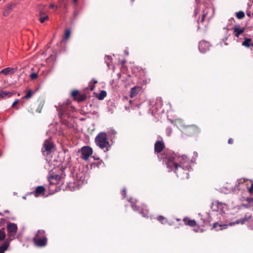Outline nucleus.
<instances>
[{
	"mask_svg": "<svg viewBox=\"0 0 253 253\" xmlns=\"http://www.w3.org/2000/svg\"><path fill=\"white\" fill-rule=\"evenodd\" d=\"M5 237V234L3 229L0 230V241L3 240Z\"/></svg>",
	"mask_w": 253,
	"mask_h": 253,
	"instance_id": "29",
	"label": "nucleus"
},
{
	"mask_svg": "<svg viewBox=\"0 0 253 253\" xmlns=\"http://www.w3.org/2000/svg\"><path fill=\"white\" fill-rule=\"evenodd\" d=\"M13 93L12 92L7 91H2L0 92V99L5 98H8L11 97Z\"/></svg>",
	"mask_w": 253,
	"mask_h": 253,
	"instance_id": "19",
	"label": "nucleus"
},
{
	"mask_svg": "<svg viewBox=\"0 0 253 253\" xmlns=\"http://www.w3.org/2000/svg\"><path fill=\"white\" fill-rule=\"evenodd\" d=\"M184 133L188 135H192L198 131V128L195 125H191L184 128Z\"/></svg>",
	"mask_w": 253,
	"mask_h": 253,
	"instance_id": "8",
	"label": "nucleus"
},
{
	"mask_svg": "<svg viewBox=\"0 0 253 253\" xmlns=\"http://www.w3.org/2000/svg\"><path fill=\"white\" fill-rule=\"evenodd\" d=\"M89 86L90 87V89L91 90H93L94 89L95 87V84H93L92 83V82H90L89 83Z\"/></svg>",
	"mask_w": 253,
	"mask_h": 253,
	"instance_id": "35",
	"label": "nucleus"
},
{
	"mask_svg": "<svg viewBox=\"0 0 253 253\" xmlns=\"http://www.w3.org/2000/svg\"><path fill=\"white\" fill-rule=\"evenodd\" d=\"M108 134L110 136L115 135L116 134V131L114 129L111 128L108 131Z\"/></svg>",
	"mask_w": 253,
	"mask_h": 253,
	"instance_id": "31",
	"label": "nucleus"
},
{
	"mask_svg": "<svg viewBox=\"0 0 253 253\" xmlns=\"http://www.w3.org/2000/svg\"><path fill=\"white\" fill-rule=\"evenodd\" d=\"M19 102L18 99H16L12 104V107H14L15 105Z\"/></svg>",
	"mask_w": 253,
	"mask_h": 253,
	"instance_id": "37",
	"label": "nucleus"
},
{
	"mask_svg": "<svg viewBox=\"0 0 253 253\" xmlns=\"http://www.w3.org/2000/svg\"><path fill=\"white\" fill-rule=\"evenodd\" d=\"M157 219L162 223H164V221L165 220L166 218L164 216L160 215L157 217Z\"/></svg>",
	"mask_w": 253,
	"mask_h": 253,
	"instance_id": "33",
	"label": "nucleus"
},
{
	"mask_svg": "<svg viewBox=\"0 0 253 253\" xmlns=\"http://www.w3.org/2000/svg\"><path fill=\"white\" fill-rule=\"evenodd\" d=\"M242 44L246 47H249L250 46H253V41L251 38H245L244 41L243 42Z\"/></svg>",
	"mask_w": 253,
	"mask_h": 253,
	"instance_id": "18",
	"label": "nucleus"
},
{
	"mask_svg": "<svg viewBox=\"0 0 253 253\" xmlns=\"http://www.w3.org/2000/svg\"><path fill=\"white\" fill-rule=\"evenodd\" d=\"M160 139L161 140H157L155 143L154 150L155 153H159L161 152L165 148V143L161 137Z\"/></svg>",
	"mask_w": 253,
	"mask_h": 253,
	"instance_id": "9",
	"label": "nucleus"
},
{
	"mask_svg": "<svg viewBox=\"0 0 253 253\" xmlns=\"http://www.w3.org/2000/svg\"><path fill=\"white\" fill-rule=\"evenodd\" d=\"M184 222L185 225L194 227L196 225V222L195 220H191L188 218L184 219Z\"/></svg>",
	"mask_w": 253,
	"mask_h": 253,
	"instance_id": "20",
	"label": "nucleus"
},
{
	"mask_svg": "<svg viewBox=\"0 0 253 253\" xmlns=\"http://www.w3.org/2000/svg\"><path fill=\"white\" fill-rule=\"evenodd\" d=\"M79 94V91L77 90H73L71 93V96L74 98V99L76 98L77 96Z\"/></svg>",
	"mask_w": 253,
	"mask_h": 253,
	"instance_id": "28",
	"label": "nucleus"
},
{
	"mask_svg": "<svg viewBox=\"0 0 253 253\" xmlns=\"http://www.w3.org/2000/svg\"><path fill=\"white\" fill-rule=\"evenodd\" d=\"M122 194L123 195V196L125 197L126 195V189H123L122 191Z\"/></svg>",
	"mask_w": 253,
	"mask_h": 253,
	"instance_id": "40",
	"label": "nucleus"
},
{
	"mask_svg": "<svg viewBox=\"0 0 253 253\" xmlns=\"http://www.w3.org/2000/svg\"><path fill=\"white\" fill-rule=\"evenodd\" d=\"M81 153L82 154L81 158L83 160L87 161L92 154L93 150L89 146H84L81 149Z\"/></svg>",
	"mask_w": 253,
	"mask_h": 253,
	"instance_id": "6",
	"label": "nucleus"
},
{
	"mask_svg": "<svg viewBox=\"0 0 253 253\" xmlns=\"http://www.w3.org/2000/svg\"><path fill=\"white\" fill-rule=\"evenodd\" d=\"M35 245L39 247H43L46 245L47 238L45 235V231L43 230H39L37 231L33 239Z\"/></svg>",
	"mask_w": 253,
	"mask_h": 253,
	"instance_id": "2",
	"label": "nucleus"
},
{
	"mask_svg": "<svg viewBox=\"0 0 253 253\" xmlns=\"http://www.w3.org/2000/svg\"><path fill=\"white\" fill-rule=\"evenodd\" d=\"M90 82H92V83L94 84L97 83V81L94 79H93Z\"/></svg>",
	"mask_w": 253,
	"mask_h": 253,
	"instance_id": "39",
	"label": "nucleus"
},
{
	"mask_svg": "<svg viewBox=\"0 0 253 253\" xmlns=\"http://www.w3.org/2000/svg\"><path fill=\"white\" fill-rule=\"evenodd\" d=\"M28 111L32 114H33V109L32 108L29 109Z\"/></svg>",
	"mask_w": 253,
	"mask_h": 253,
	"instance_id": "43",
	"label": "nucleus"
},
{
	"mask_svg": "<svg viewBox=\"0 0 253 253\" xmlns=\"http://www.w3.org/2000/svg\"><path fill=\"white\" fill-rule=\"evenodd\" d=\"M34 93L35 92L31 90H28L26 91V95L23 97V98L26 99H29L32 97Z\"/></svg>",
	"mask_w": 253,
	"mask_h": 253,
	"instance_id": "22",
	"label": "nucleus"
},
{
	"mask_svg": "<svg viewBox=\"0 0 253 253\" xmlns=\"http://www.w3.org/2000/svg\"><path fill=\"white\" fill-rule=\"evenodd\" d=\"M48 15L44 14L43 12H40V21L41 23H43L45 20L48 19Z\"/></svg>",
	"mask_w": 253,
	"mask_h": 253,
	"instance_id": "21",
	"label": "nucleus"
},
{
	"mask_svg": "<svg viewBox=\"0 0 253 253\" xmlns=\"http://www.w3.org/2000/svg\"><path fill=\"white\" fill-rule=\"evenodd\" d=\"M131 207L134 211H139L138 208L134 204H132L131 205Z\"/></svg>",
	"mask_w": 253,
	"mask_h": 253,
	"instance_id": "36",
	"label": "nucleus"
},
{
	"mask_svg": "<svg viewBox=\"0 0 253 253\" xmlns=\"http://www.w3.org/2000/svg\"><path fill=\"white\" fill-rule=\"evenodd\" d=\"M7 230L9 237H12L11 240L14 239L17 232V226L15 223H9L7 225Z\"/></svg>",
	"mask_w": 253,
	"mask_h": 253,
	"instance_id": "7",
	"label": "nucleus"
},
{
	"mask_svg": "<svg viewBox=\"0 0 253 253\" xmlns=\"http://www.w3.org/2000/svg\"><path fill=\"white\" fill-rule=\"evenodd\" d=\"M86 98V95L85 94H80L77 96L75 100H77L78 102H81L84 100Z\"/></svg>",
	"mask_w": 253,
	"mask_h": 253,
	"instance_id": "23",
	"label": "nucleus"
},
{
	"mask_svg": "<svg viewBox=\"0 0 253 253\" xmlns=\"http://www.w3.org/2000/svg\"><path fill=\"white\" fill-rule=\"evenodd\" d=\"M247 15H248V16H249V17H250V16H251V14H250V13H247Z\"/></svg>",
	"mask_w": 253,
	"mask_h": 253,
	"instance_id": "46",
	"label": "nucleus"
},
{
	"mask_svg": "<svg viewBox=\"0 0 253 253\" xmlns=\"http://www.w3.org/2000/svg\"><path fill=\"white\" fill-rule=\"evenodd\" d=\"M163 158L169 171H173L181 178H188L191 169L189 159L186 155L180 156L173 152H164Z\"/></svg>",
	"mask_w": 253,
	"mask_h": 253,
	"instance_id": "1",
	"label": "nucleus"
},
{
	"mask_svg": "<svg viewBox=\"0 0 253 253\" xmlns=\"http://www.w3.org/2000/svg\"><path fill=\"white\" fill-rule=\"evenodd\" d=\"M63 178L62 174H51L48 177L49 188H51L52 186L63 184Z\"/></svg>",
	"mask_w": 253,
	"mask_h": 253,
	"instance_id": "5",
	"label": "nucleus"
},
{
	"mask_svg": "<svg viewBox=\"0 0 253 253\" xmlns=\"http://www.w3.org/2000/svg\"><path fill=\"white\" fill-rule=\"evenodd\" d=\"M45 191V188L42 186H39L37 187L35 191L33 192V194L36 197H38L41 194L44 193Z\"/></svg>",
	"mask_w": 253,
	"mask_h": 253,
	"instance_id": "15",
	"label": "nucleus"
},
{
	"mask_svg": "<svg viewBox=\"0 0 253 253\" xmlns=\"http://www.w3.org/2000/svg\"><path fill=\"white\" fill-rule=\"evenodd\" d=\"M224 30L225 31L226 36L222 39V41L225 42L227 40L230 34L228 33V29L227 28H224Z\"/></svg>",
	"mask_w": 253,
	"mask_h": 253,
	"instance_id": "30",
	"label": "nucleus"
},
{
	"mask_svg": "<svg viewBox=\"0 0 253 253\" xmlns=\"http://www.w3.org/2000/svg\"><path fill=\"white\" fill-rule=\"evenodd\" d=\"M226 226V225L220 224H218V223L216 222L213 224L212 227H213V228H215V229H216L217 230H222Z\"/></svg>",
	"mask_w": 253,
	"mask_h": 253,
	"instance_id": "25",
	"label": "nucleus"
},
{
	"mask_svg": "<svg viewBox=\"0 0 253 253\" xmlns=\"http://www.w3.org/2000/svg\"><path fill=\"white\" fill-rule=\"evenodd\" d=\"M78 0H72L73 2L76 3L77 2Z\"/></svg>",
	"mask_w": 253,
	"mask_h": 253,
	"instance_id": "44",
	"label": "nucleus"
},
{
	"mask_svg": "<svg viewBox=\"0 0 253 253\" xmlns=\"http://www.w3.org/2000/svg\"><path fill=\"white\" fill-rule=\"evenodd\" d=\"M11 241V239H6L5 242L0 246V253H4V252L7 250L8 247L9 245V243Z\"/></svg>",
	"mask_w": 253,
	"mask_h": 253,
	"instance_id": "16",
	"label": "nucleus"
},
{
	"mask_svg": "<svg viewBox=\"0 0 253 253\" xmlns=\"http://www.w3.org/2000/svg\"><path fill=\"white\" fill-rule=\"evenodd\" d=\"M210 44L209 42L206 41H202L199 42V48L200 51L202 52H205L207 50H208L210 48Z\"/></svg>",
	"mask_w": 253,
	"mask_h": 253,
	"instance_id": "10",
	"label": "nucleus"
},
{
	"mask_svg": "<svg viewBox=\"0 0 253 253\" xmlns=\"http://www.w3.org/2000/svg\"><path fill=\"white\" fill-rule=\"evenodd\" d=\"M15 69L14 68H11L9 67L6 68L2 70L0 72V74H2L5 75H11L14 73Z\"/></svg>",
	"mask_w": 253,
	"mask_h": 253,
	"instance_id": "17",
	"label": "nucleus"
},
{
	"mask_svg": "<svg viewBox=\"0 0 253 253\" xmlns=\"http://www.w3.org/2000/svg\"><path fill=\"white\" fill-rule=\"evenodd\" d=\"M53 145L52 142L48 139H46L43 143V152H46L47 153H49L51 152Z\"/></svg>",
	"mask_w": 253,
	"mask_h": 253,
	"instance_id": "11",
	"label": "nucleus"
},
{
	"mask_svg": "<svg viewBox=\"0 0 253 253\" xmlns=\"http://www.w3.org/2000/svg\"><path fill=\"white\" fill-rule=\"evenodd\" d=\"M238 185L236 184V188L238 189H243L246 186L248 188L250 194H253V181L249 180L244 178H241L237 180Z\"/></svg>",
	"mask_w": 253,
	"mask_h": 253,
	"instance_id": "4",
	"label": "nucleus"
},
{
	"mask_svg": "<svg viewBox=\"0 0 253 253\" xmlns=\"http://www.w3.org/2000/svg\"><path fill=\"white\" fill-rule=\"evenodd\" d=\"M141 87L140 86H135L131 88L130 91V97L133 98L136 96L141 91Z\"/></svg>",
	"mask_w": 253,
	"mask_h": 253,
	"instance_id": "13",
	"label": "nucleus"
},
{
	"mask_svg": "<svg viewBox=\"0 0 253 253\" xmlns=\"http://www.w3.org/2000/svg\"><path fill=\"white\" fill-rule=\"evenodd\" d=\"M207 12L208 11H206V10L204 11V13L201 19L202 22H204L205 18L206 17Z\"/></svg>",
	"mask_w": 253,
	"mask_h": 253,
	"instance_id": "34",
	"label": "nucleus"
},
{
	"mask_svg": "<svg viewBox=\"0 0 253 253\" xmlns=\"http://www.w3.org/2000/svg\"><path fill=\"white\" fill-rule=\"evenodd\" d=\"M228 142L229 144H232L233 142V140L232 138H229L228 139Z\"/></svg>",
	"mask_w": 253,
	"mask_h": 253,
	"instance_id": "42",
	"label": "nucleus"
},
{
	"mask_svg": "<svg viewBox=\"0 0 253 253\" xmlns=\"http://www.w3.org/2000/svg\"><path fill=\"white\" fill-rule=\"evenodd\" d=\"M15 6L14 4L12 3H9L4 8L3 11H2V14L3 16H7L9 13L11 12V11L12 10V9Z\"/></svg>",
	"mask_w": 253,
	"mask_h": 253,
	"instance_id": "14",
	"label": "nucleus"
},
{
	"mask_svg": "<svg viewBox=\"0 0 253 253\" xmlns=\"http://www.w3.org/2000/svg\"><path fill=\"white\" fill-rule=\"evenodd\" d=\"M49 7L50 8H54V7H56V8L57 9L58 8V6H55L53 4H51L50 5H49Z\"/></svg>",
	"mask_w": 253,
	"mask_h": 253,
	"instance_id": "41",
	"label": "nucleus"
},
{
	"mask_svg": "<svg viewBox=\"0 0 253 253\" xmlns=\"http://www.w3.org/2000/svg\"><path fill=\"white\" fill-rule=\"evenodd\" d=\"M167 131L168 135L169 136L170 135L171 132V128H167Z\"/></svg>",
	"mask_w": 253,
	"mask_h": 253,
	"instance_id": "38",
	"label": "nucleus"
},
{
	"mask_svg": "<svg viewBox=\"0 0 253 253\" xmlns=\"http://www.w3.org/2000/svg\"><path fill=\"white\" fill-rule=\"evenodd\" d=\"M236 15L237 18L239 19H243L245 17V13L242 11L237 12Z\"/></svg>",
	"mask_w": 253,
	"mask_h": 253,
	"instance_id": "26",
	"label": "nucleus"
},
{
	"mask_svg": "<svg viewBox=\"0 0 253 253\" xmlns=\"http://www.w3.org/2000/svg\"><path fill=\"white\" fill-rule=\"evenodd\" d=\"M233 33L234 34V35L237 38H239V36L244 32L245 30V28H240L239 25H235L233 28Z\"/></svg>",
	"mask_w": 253,
	"mask_h": 253,
	"instance_id": "12",
	"label": "nucleus"
},
{
	"mask_svg": "<svg viewBox=\"0 0 253 253\" xmlns=\"http://www.w3.org/2000/svg\"><path fill=\"white\" fill-rule=\"evenodd\" d=\"M107 95V92L105 90H101L99 93L97 98L100 100H103Z\"/></svg>",
	"mask_w": 253,
	"mask_h": 253,
	"instance_id": "24",
	"label": "nucleus"
},
{
	"mask_svg": "<svg viewBox=\"0 0 253 253\" xmlns=\"http://www.w3.org/2000/svg\"><path fill=\"white\" fill-rule=\"evenodd\" d=\"M38 74L36 73H33L30 75V78L32 80H35L38 77Z\"/></svg>",
	"mask_w": 253,
	"mask_h": 253,
	"instance_id": "32",
	"label": "nucleus"
},
{
	"mask_svg": "<svg viewBox=\"0 0 253 253\" xmlns=\"http://www.w3.org/2000/svg\"><path fill=\"white\" fill-rule=\"evenodd\" d=\"M194 155H195L196 156H198V153H197V152H195L194 153Z\"/></svg>",
	"mask_w": 253,
	"mask_h": 253,
	"instance_id": "45",
	"label": "nucleus"
},
{
	"mask_svg": "<svg viewBox=\"0 0 253 253\" xmlns=\"http://www.w3.org/2000/svg\"><path fill=\"white\" fill-rule=\"evenodd\" d=\"M71 34V31L69 29H66L65 32L64 39L67 40Z\"/></svg>",
	"mask_w": 253,
	"mask_h": 253,
	"instance_id": "27",
	"label": "nucleus"
},
{
	"mask_svg": "<svg viewBox=\"0 0 253 253\" xmlns=\"http://www.w3.org/2000/svg\"><path fill=\"white\" fill-rule=\"evenodd\" d=\"M95 142L96 145L101 149H104L105 152L109 150L110 145L106 133H99L95 138Z\"/></svg>",
	"mask_w": 253,
	"mask_h": 253,
	"instance_id": "3",
	"label": "nucleus"
}]
</instances>
